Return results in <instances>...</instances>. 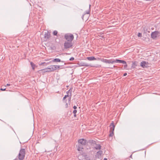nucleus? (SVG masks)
Wrapping results in <instances>:
<instances>
[{"label":"nucleus","mask_w":160,"mask_h":160,"mask_svg":"<svg viewBox=\"0 0 160 160\" xmlns=\"http://www.w3.org/2000/svg\"><path fill=\"white\" fill-rule=\"evenodd\" d=\"M127 73H124V74H123V76H126L127 75Z\"/></svg>","instance_id":"obj_34"},{"label":"nucleus","mask_w":160,"mask_h":160,"mask_svg":"<svg viewBox=\"0 0 160 160\" xmlns=\"http://www.w3.org/2000/svg\"><path fill=\"white\" fill-rule=\"evenodd\" d=\"M83 145L79 144L78 143V145H77V150L78 151L80 152L79 155L78 156V158H79V157L80 156V155L81 154V153H82V150L83 149Z\"/></svg>","instance_id":"obj_6"},{"label":"nucleus","mask_w":160,"mask_h":160,"mask_svg":"<svg viewBox=\"0 0 160 160\" xmlns=\"http://www.w3.org/2000/svg\"><path fill=\"white\" fill-rule=\"evenodd\" d=\"M87 58L88 60L89 61L96 60H98V58L97 59L93 56L87 57Z\"/></svg>","instance_id":"obj_16"},{"label":"nucleus","mask_w":160,"mask_h":160,"mask_svg":"<svg viewBox=\"0 0 160 160\" xmlns=\"http://www.w3.org/2000/svg\"><path fill=\"white\" fill-rule=\"evenodd\" d=\"M83 17H84V15H83L82 17V18H83Z\"/></svg>","instance_id":"obj_40"},{"label":"nucleus","mask_w":160,"mask_h":160,"mask_svg":"<svg viewBox=\"0 0 160 160\" xmlns=\"http://www.w3.org/2000/svg\"><path fill=\"white\" fill-rule=\"evenodd\" d=\"M113 67H115V66H113Z\"/></svg>","instance_id":"obj_41"},{"label":"nucleus","mask_w":160,"mask_h":160,"mask_svg":"<svg viewBox=\"0 0 160 160\" xmlns=\"http://www.w3.org/2000/svg\"><path fill=\"white\" fill-rule=\"evenodd\" d=\"M137 66V63L136 61H132L131 67L133 68H135Z\"/></svg>","instance_id":"obj_18"},{"label":"nucleus","mask_w":160,"mask_h":160,"mask_svg":"<svg viewBox=\"0 0 160 160\" xmlns=\"http://www.w3.org/2000/svg\"><path fill=\"white\" fill-rule=\"evenodd\" d=\"M30 64L32 68V69L34 70L35 69V65L32 62H30Z\"/></svg>","instance_id":"obj_23"},{"label":"nucleus","mask_w":160,"mask_h":160,"mask_svg":"<svg viewBox=\"0 0 160 160\" xmlns=\"http://www.w3.org/2000/svg\"><path fill=\"white\" fill-rule=\"evenodd\" d=\"M95 146H93V148L94 149H95L96 150H100L101 148V146L99 144H97L95 143Z\"/></svg>","instance_id":"obj_13"},{"label":"nucleus","mask_w":160,"mask_h":160,"mask_svg":"<svg viewBox=\"0 0 160 160\" xmlns=\"http://www.w3.org/2000/svg\"><path fill=\"white\" fill-rule=\"evenodd\" d=\"M52 61L53 62H64L63 61H61L60 59L59 58H55V59H53L52 60Z\"/></svg>","instance_id":"obj_19"},{"label":"nucleus","mask_w":160,"mask_h":160,"mask_svg":"<svg viewBox=\"0 0 160 160\" xmlns=\"http://www.w3.org/2000/svg\"><path fill=\"white\" fill-rule=\"evenodd\" d=\"M73 108L74 109V110H76V109L77 108V107L76 106L74 105L73 107Z\"/></svg>","instance_id":"obj_32"},{"label":"nucleus","mask_w":160,"mask_h":160,"mask_svg":"<svg viewBox=\"0 0 160 160\" xmlns=\"http://www.w3.org/2000/svg\"><path fill=\"white\" fill-rule=\"evenodd\" d=\"M64 38L67 41L72 42L74 39V36L71 33H68L65 34Z\"/></svg>","instance_id":"obj_3"},{"label":"nucleus","mask_w":160,"mask_h":160,"mask_svg":"<svg viewBox=\"0 0 160 160\" xmlns=\"http://www.w3.org/2000/svg\"><path fill=\"white\" fill-rule=\"evenodd\" d=\"M25 155V150L24 148H21L19 151L18 157L20 160H22L24 158Z\"/></svg>","instance_id":"obj_2"},{"label":"nucleus","mask_w":160,"mask_h":160,"mask_svg":"<svg viewBox=\"0 0 160 160\" xmlns=\"http://www.w3.org/2000/svg\"><path fill=\"white\" fill-rule=\"evenodd\" d=\"M77 112V111L76 110H74L73 112V113H74V117H75L76 116V113Z\"/></svg>","instance_id":"obj_26"},{"label":"nucleus","mask_w":160,"mask_h":160,"mask_svg":"<svg viewBox=\"0 0 160 160\" xmlns=\"http://www.w3.org/2000/svg\"><path fill=\"white\" fill-rule=\"evenodd\" d=\"M130 158H132V155H131L130 156Z\"/></svg>","instance_id":"obj_37"},{"label":"nucleus","mask_w":160,"mask_h":160,"mask_svg":"<svg viewBox=\"0 0 160 160\" xmlns=\"http://www.w3.org/2000/svg\"><path fill=\"white\" fill-rule=\"evenodd\" d=\"M119 60L121 61H122V62H117L116 63H122L123 64H124V65L123 66V68H124L123 69H126V68H127V66H128L127 65L126 63V62L124 60Z\"/></svg>","instance_id":"obj_15"},{"label":"nucleus","mask_w":160,"mask_h":160,"mask_svg":"<svg viewBox=\"0 0 160 160\" xmlns=\"http://www.w3.org/2000/svg\"><path fill=\"white\" fill-rule=\"evenodd\" d=\"M102 153V150H99L98 151L95 156L96 158L97 159L98 158L99 159L101 157V155Z\"/></svg>","instance_id":"obj_12"},{"label":"nucleus","mask_w":160,"mask_h":160,"mask_svg":"<svg viewBox=\"0 0 160 160\" xmlns=\"http://www.w3.org/2000/svg\"><path fill=\"white\" fill-rule=\"evenodd\" d=\"M138 37H142V33H138Z\"/></svg>","instance_id":"obj_29"},{"label":"nucleus","mask_w":160,"mask_h":160,"mask_svg":"<svg viewBox=\"0 0 160 160\" xmlns=\"http://www.w3.org/2000/svg\"><path fill=\"white\" fill-rule=\"evenodd\" d=\"M87 142V140L83 138L79 139L78 140V143L83 146L85 145Z\"/></svg>","instance_id":"obj_9"},{"label":"nucleus","mask_w":160,"mask_h":160,"mask_svg":"<svg viewBox=\"0 0 160 160\" xmlns=\"http://www.w3.org/2000/svg\"><path fill=\"white\" fill-rule=\"evenodd\" d=\"M81 155H82L83 156L85 159L86 160H91V158L90 157L88 156L87 155H85V154L84 153H81V154L80 155V156Z\"/></svg>","instance_id":"obj_14"},{"label":"nucleus","mask_w":160,"mask_h":160,"mask_svg":"<svg viewBox=\"0 0 160 160\" xmlns=\"http://www.w3.org/2000/svg\"><path fill=\"white\" fill-rule=\"evenodd\" d=\"M64 48L67 49L71 48L73 46V43L72 42L66 41L64 43Z\"/></svg>","instance_id":"obj_5"},{"label":"nucleus","mask_w":160,"mask_h":160,"mask_svg":"<svg viewBox=\"0 0 160 160\" xmlns=\"http://www.w3.org/2000/svg\"><path fill=\"white\" fill-rule=\"evenodd\" d=\"M81 66H85V67H88V66H90V64H88L87 63L85 62H83L82 63H81Z\"/></svg>","instance_id":"obj_22"},{"label":"nucleus","mask_w":160,"mask_h":160,"mask_svg":"<svg viewBox=\"0 0 160 160\" xmlns=\"http://www.w3.org/2000/svg\"><path fill=\"white\" fill-rule=\"evenodd\" d=\"M148 62H146L145 61H142L141 63L140 66L141 67H142V68H147L148 67Z\"/></svg>","instance_id":"obj_7"},{"label":"nucleus","mask_w":160,"mask_h":160,"mask_svg":"<svg viewBox=\"0 0 160 160\" xmlns=\"http://www.w3.org/2000/svg\"><path fill=\"white\" fill-rule=\"evenodd\" d=\"M146 29V30H147V29H146V28H144V31H145Z\"/></svg>","instance_id":"obj_36"},{"label":"nucleus","mask_w":160,"mask_h":160,"mask_svg":"<svg viewBox=\"0 0 160 160\" xmlns=\"http://www.w3.org/2000/svg\"><path fill=\"white\" fill-rule=\"evenodd\" d=\"M66 106H68L67 103L66 104Z\"/></svg>","instance_id":"obj_38"},{"label":"nucleus","mask_w":160,"mask_h":160,"mask_svg":"<svg viewBox=\"0 0 160 160\" xmlns=\"http://www.w3.org/2000/svg\"><path fill=\"white\" fill-rule=\"evenodd\" d=\"M98 59L101 60V61L103 62L108 63H113L114 62L116 63L118 62H122L121 61L119 60V59H116L115 60L114 59H104L103 58L100 59L99 58H98Z\"/></svg>","instance_id":"obj_1"},{"label":"nucleus","mask_w":160,"mask_h":160,"mask_svg":"<svg viewBox=\"0 0 160 160\" xmlns=\"http://www.w3.org/2000/svg\"><path fill=\"white\" fill-rule=\"evenodd\" d=\"M57 33H58V32L57 31L55 30L53 32V34L54 35L56 36L57 34Z\"/></svg>","instance_id":"obj_27"},{"label":"nucleus","mask_w":160,"mask_h":160,"mask_svg":"<svg viewBox=\"0 0 160 160\" xmlns=\"http://www.w3.org/2000/svg\"><path fill=\"white\" fill-rule=\"evenodd\" d=\"M159 33V32L158 31H155L152 32L151 34V37L153 39H155L156 38Z\"/></svg>","instance_id":"obj_8"},{"label":"nucleus","mask_w":160,"mask_h":160,"mask_svg":"<svg viewBox=\"0 0 160 160\" xmlns=\"http://www.w3.org/2000/svg\"><path fill=\"white\" fill-rule=\"evenodd\" d=\"M88 142L91 145L94 146L95 144L96 141L92 140H88Z\"/></svg>","instance_id":"obj_17"},{"label":"nucleus","mask_w":160,"mask_h":160,"mask_svg":"<svg viewBox=\"0 0 160 160\" xmlns=\"http://www.w3.org/2000/svg\"><path fill=\"white\" fill-rule=\"evenodd\" d=\"M74 60V58L73 57H71L70 59H69V60L70 61H72L73 60Z\"/></svg>","instance_id":"obj_30"},{"label":"nucleus","mask_w":160,"mask_h":160,"mask_svg":"<svg viewBox=\"0 0 160 160\" xmlns=\"http://www.w3.org/2000/svg\"><path fill=\"white\" fill-rule=\"evenodd\" d=\"M50 36V33L47 32H45L44 34V38L45 40L46 41L49 39Z\"/></svg>","instance_id":"obj_10"},{"label":"nucleus","mask_w":160,"mask_h":160,"mask_svg":"<svg viewBox=\"0 0 160 160\" xmlns=\"http://www.w3.org/2000/svg\"><path fill=\"white\" fill-rule=\"evenodd\" d=\"M53 69L54 71L55 70L58 69H59L60 68L59 65H53Z\"/></svg>","instance_id":"obj_21"},{"label":"nucleus","mask_w":160,"mask_h":160,"mask_svg":"<svg viewBox=\"0 0 160 160\" xmlns=\"http://www.w3.org/2000/svg\"><path fill=\"white\" fill-rule=\"evenodd\" d=\"M104 160H107V159L106 158H105L104 159Z\"/></svg>","instance_id":"obj_35"},{"label":"nucleus","mask_w":160,"mask_h":160,"mask_svg":"<svg viewBox=\"0 0 160 160\" xmlns=\"http://www.w3.org/2000/svg\"><path fill=\"white\" fill-rule=\"evenodd\" d=\"M41 71H42V72H49L47 68H46L45 69H42L41 70Z\"/></svg>","instance_id":"obj_24"},{"label":"nucleus","mask_w":160,"mask_h":160,"mask_svg":"<svg viewBox=\"0 0 160 160\" xmlns=\"http://www.w3.org/2000/svg\"><path fill=\"white\" fill-rule=\"evenodd\" d=\"M65 64H66V63H64V65H65Z\"/></svg>","instance_id":"obj_39"},{"label":"nucleus","mask_w":160,"mask_h":160,"mask_svg":"<svg viewBox=\"0 0 160 160\" xmlns=\"http://www.w3.org/2000/svg\"><path fill=\"white\" fill-rule=\"evenodd\" d=\"M72 88H71L68 91L66 92L67 95H68L69 96V97L68 98V101L69 102H70L71 97L72 96Z\"/></svg>","instance_id":"obj_11"},{"label":"nucleus","mask_w":160,"mask_h":160,"mask_svg":"<svg viewBox=\"0 0 160 160\" xmlns=\"http://www.w3.org/2000/svg\"><path fill=\"white\" fill-rule=\"evenodd\" d=\"M6 88H1L0 89V90L1 91H5L6 90Z\"/></svg>","instance_id":"obj_31"},{"label":"nucleus","mask_w":160,"mask_h":160,"mask_svg":"<svg viewBox=\"0 0 160 160\" xmlns=\"http://www.w3.org/2000/svg\"><path fill=\"white\" fill-rule=\"evenodd\" d=\"M10 84L8 83L6 84V85L5 86V87L9 86H10Z\"/></svg>","instance_id":"obj_33"},{"label":"nucleus","mask_w":160,"mask_h":160,"mask_svg":"<svg viewBox=\"0 0 160 160\" xmlns=\"http://www.w3.org/2000/svg\"><path fill=\"white\" fill-rule=\"evenodd\" d=\"M109 127H110V129L109 130V135L110 137H112L114 135V131L115 128V126L114 124L113 121H112L110 124Z\"/></svg>","instance_id":"obj_4"},{"label":"nucleus","mask_w":160,"mask_h":160,"mask_svg":"<svg viewBox=\"0 0 160 160\" xmlns=\"http://www.w3.org/2000/svg\"><path fill=\"white\" fill-rule=\"evenodd\" d=\"M47 68L49 72L54 71L53 65L49 66Z\"/></svg>","instance_id":"obj_20"},{"label":"nucleus","mask_w":160,"mask_h":160,"mask_svg":"<svg viewBox=\"0 0 160 160\" xmlns=\"http://www.w3.org/2000/svg\"><path fill=\"white\" fill-rule=\"evenodd\" d=\"M68 95H65L64 97L63 98V100H64L65 99V98L67 97H69V96Z\"/></svg>","instance_id":"obj_28"},{"label":"nucleus","mask_w":160,"mask_h":160,"mask_svg":"<svg viewBox=\"0 0 160 160\" xmlns=\"http://www.w3.org/2000/svg\"><path fill=\"white\" fill-rule=\"evenodd\" d=\"M90 7H91V5L89 4V9L88 10H87L86 12V14H88L90 12Z\"/></svg>","instance_id":"obj_25"}]
</instances>
